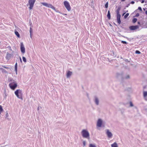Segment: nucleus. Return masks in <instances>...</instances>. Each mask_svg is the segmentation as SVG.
<instances>
[{"instance_id":"obj_1","label":"nucleus","mask_w":147,"mask_h":147,"mask_svg":"<svg viewBox=\"0 0 147 147\" xmlns=\"http://www.w3.org/2000/svg\"><path fill=\"white\" fill-rule=\"evenodd\" d=\"M121 9V7L119 6L116 11L117 14L116 16L117 22V23L119 24H120L121 23V21L120 20L121 15L119 13V11Z\"/></svg>"},{"instance_id":"obj_2","label":"nucleus","mask_w":147,"mask_h":147,"mask_svg":"<svg viewBox=\"0 0 147 147\" xmlns=\"http://www.w3.org/2000/svg\"><path fill=\"white\" fill-rule=\"evenodd\" d=\"M83 137L84 138L89 139L90 134L88 131L86 129H83L81 132Z\"/></svg>"},{"instance_id":"obj_3","label":"nucleus","mask_w":147,"mask_h":147,"mask_svg":"<svg viewBox=\"0 0 147 147\" xmlns=\"http://www.w3.org/2000/svg\"><path fill=\"white\" fill-rule=\"evenodd\" d=\"M15 94L17 97L19 99H22V91L20 89H17L15 92Z\"/></svg>"},{"instance_id":"obj_4","label":"nucleus","mask_w":147,"mask_h":147,"mask_svg":"<svg viewBox=\"0 0 147 147\" xmlns=\"http://www.w3.org/2000/svg\"><path fill=\"white\" fill-rule=\"evenodd\" d=\"M42 4L44 6L49 8H51L53 9L55 11V8L50 4H48L46 3H42Z\"/></svg>"},{"instance_id":"obj_5","label":"nucleus","mask_w":147,"mask_h":147,"mask_svg":"<svg viewBox=\"0 0 147 147\" xmlns=\"http://www.w3.org/2000/svg\"><path fill=\"white\" fill-rule=\"evenodd\" d=\"M36 0H29L28 3L29 4V9H32Z\"/></svg>"},{"instance_id":"obj_6","label":"nucleus","mask_w":147,"mask_h":147,"mask_svg":"<svg viewBox=\"0 0 147 147\" xmlns=\"http://www.w3.org/2000/svg\"><path fill=\"white\" fill-rule=\"evenodd\" d=\"M64 4L65 7L67 10L68 11H69L71 10V8L68 2L67 1H65L64 2Z\"/></svg>"},{"instance_id":"obj_7","label":"nucleus","mask_w":147,"mask_h":147,"mask_svg":"<svg viewBox=\"0 0 147 147\" xmlns=\"http://www.w3.org/2000/svg\"><path fill=\"white\" fill-rule=\"evenodd\" d=\"M9 86L12 90H14L17 87V83L15 82L11 83L9 84Z\"/></svg>"},{"instance_id":"obj_8","label":"nucleus","mask_w":147,"mask_h":147,"mask_svg":"<svg viewBox=\"0 0 147 147\" xmlns=\"http://www.w3.org/2000/svg\"><path fill=\"white\" fill-rule=\"evenodd\" d=\"M139 28V26L138 25L131 26L129 27V28L131 30H136Z\"/></svg>"},{"instance_id":"obj_9","label":"nucleus","mask_w":147,"mask_h":147,"mask_svg":"<svg viewBox=\"0 0 147 147\" xmlns=\"http://www.w3.org/2000/svg\"><path fill=\"white\" fill-rule=\"evenodd\" d=\"M20 50L22 53H24L25 52V48L24 47L23 42L21 43Z\"/></svg>"},{"instance_id":"obj_10","label":"nucleus","mask_w":147,"mask_h":147,"mask_svg":"<svg viewBox=\"0 0 147 147\" xmlns=\"http://www.w3.org/2000/svg\"><path fill=\"white\" fill-rule=\"evenodd\" d=\"M12 55V54H9L8 52H7L6 55L5 57L6 59L8 60H9L10 59Z\"/></svg>"},{"instance_id":"obj_11","label":"nucleus","mask_w":147,"mask_h":147,"mask_svg":"<svg viewBox=\"0 0 147 147\" xmlns=\"http://www.w3.org/2000/svg\"><path fill=\"white\" fill-rule=\"evenodd\" d=\"M102 120L101 119H99L97 121V126L99 127H100L102 125Z\"/></svg>"},{"instance_id":"obj_12","label":"nucleus","mask_w":147,"mask_h":147,"mask_svg":"<svg viewBox=\"0 0 147 147\" xmlns=\"http://www.w3.org/2000/svg\"><path fill=\"white\" fill-rule=\"evenodd\" d=\"M94 101L96 105H99V100L98 98L96 96H94Z\"/></svg>"},{"instance_id":"obj_13","label":"nucleus","mask_w":147,"mask_h":147,"mask_svg":"<svg viewBox=\"0 0 147 147\" xmlns=\"http://www.w3.org/2000/svg\"><path fill=\"white\" fill-rule=\"evenodd\" d=\"M106 133L108 137L109 138H111L112 136V133L110 132L108 129H107Z\"/></svg>"},{"instance_id":"obj_14","label":"nucleus","mask_w":147,"mask_h":147,"mask_svg":"<svg viewBox=\"0 0 147 147\" xmlns=\"http://www.w3.org/2000/svg\"><path fill=\"white\" fill-rule=\"evenodd\" d=\"M30 37L31 38H32V27H33V25L32 23H30Z\"/></svg>"},{"instance_id":"obj_15","label":"nucleus","mask_w":147,"mask_h":147,"mask_svg":"<svg viewBox=\"0 0 147 147\" xmlns=\"http://www.w3.org/2000/svg\"><path fill=\"white\" fill-rule=\"evenodd\" d=\"M143 96L144 97L145 99L147 100V91L143 92Z\"/></svg>"},{"instance_id":"obj_16","label":"nucleus","mask_w":147,"mask_h":147,"mask_svg":"<svg viewBox=\"0 0 147 147\" xmlns=\"http://www.w3.org/2000/svg\"><path fill=\"white\" fill-rule=\"evenodd\" d=\"M17 68L18 65L17 63H16L15 65V71H16V74H17Z\"/></svg>"},{"instance_id":"obj_17","label":"nucleus","mask_w":147,"mask_h":147,"mask_svg":"<svg viewBox=\"0 0 147 147\" xmlns=\"http://www.w3.org/2000/svg\"><path fill=\"white\" fill-rule=\"evenodd\" d=\"M72 73L71 71H69L67 73V78H68L70 77L72 74Z\"/></svg>"},{"instance_id":"obj_18","label":"nucleus","mask_w":147,"mask_h":147,"mask_svg":"<svg viewBox=\"0 0 147 147\" xmlns=\"http://www.w3.org/2000/svg\"><path fill=\"white\" fill-rule=\"evenodd\" d=\"M107 17L109 20H110L111 19V14L109 10L108 12Z\"/></svg>"},{"instance_id":"obj_19","label":"nucleus","mask_w":147,"mask_h":147,"mask_svg":"<svg viewBox=\"0 0 147 147\" xmlns=\"http://www.w3.org/2000/svg\"><path fill=\"white\" fill-rule=\"evenodd\" d=\"M111 147H118L117 143L115 142L111 145Z\"/></svg>"},{"instance_id":"obj_20","label":"nucleus","mask_w":147,"mask_h":147,"mask_svg":"<svg viewBox=\"0 0 147 147\" xmlns=\"http://www.w3.org/2000/svg\"><path fill=\"white\" fill-rule=\"evenodd\" d=\"M15 33L18 38H20V36L18 32L17 31H15Z\"/></svg>"},{"instance_id":"obj_21","label":"nucleus","mask_w":147,"mask_h":147,"mask_svg":"<svg viewBox=\"0 0 147 147\" xmlns=\"http://www.w3.org/2000/svg\"><path fill=\"white\" fill-rule=\"evenodd\" d=\"M137 19L136 18H134L132 20V22L134 23H135L137 21Z\"/></svg>"},{"instance_id":"obj_22","label":"nucleus","mask_w":147,"mask_h":147,"mask_svg":"<svg viewBox=\"0 0 147 147\" xmlns=\"http://www.w3.org/2000/svg\"><path fill=\"white\" fill-rule=\"evenodd\" d=\"M22 59L23 61L24 62H26V58L24 57H22Z\"/></svg>"},{"instance_id":"obj_23","label":"nucleus","mask_w":147,"mask_h":147,"mask_svg":"<svg viewBox=\"0 0 147 147\" xmlns=\"http://www.w3.org/2000/svg\"><path fill=\"white\" fill-rule=\"evenodd\" d=\"M129 13H127L124 16V18L126 19L129 15Z\"/></svg>"},{"instance_id":"obj_24","label":"nucleus","mask_w":147,"mask_h":147,"mask_svg":"<svg viewBox=\"0 0 147 147\" xmlns=\"http://www.w3.org/2000/svg\"><path fill=\"white\" fill-rule=\"evenodd\" d=\"M108 2H107L105 4V8H108Z\"/></svg>"},{"instance_id":"obj_25","label":"nucleus","mask_w":147,"mask_h":147,"mask_svg":"<svg viewBox=\"0 0 147 147\" xmlns=\"http://www.w3.org/2000/svg\"><path fill=\"white\" fill-rule=\"evenodd\" d=\"M135 53L137 54H140L141 52L138 50H136L135 51Z\"/></svg>"},{"instance_id":"obj_26","label":"nucleus","mask_w":147,"mask_h":147,"mask_svg":"<svg viewBox=\"0 0 147 147\" xmlns=\"http://www.w3.org/2000/svg\"><path fill=\"white\" fill-rule=\"evenodd\" d=\"M125 38H127V40H128L129 41H131L132 40H133L134 39V38H127V37H126Z\"/></svg>"},{"instance_id":"obj_27","label":"nucleus","mask_w":147,"mask_h":147,"mask_svg":"<svg viewBox=\"0 0 147 147\" xmlns=\"http://www.w3.org/2000/svg\"><path fill=\"white\" fill-rule=\"evenodd\" d=\"M3 111V109L1 105H0V112H2Z\"/></svg>"},{"instance_id":"obj_28","label":"nucleus","mask_w":147,"mask_h":147,"mask_svg":"<svg viewBox=\"0 0 147 147\" xmlns=\"http://www.w3.org/2000/svg\"><path fill=\"white\" fill-rule=\"evenodd\" d=\"M121 43L123 44H127V43L125 41L122 40L121 41Z\"/></svg>"},{"instance_id":"obj_29","label":"nucleus","mask_w":147,"mask_h":147,"mask_svg":"<svg viewBox=\"0 0 147 147\" xmlns=\"http://www.w3.org/2000/svg\"><path fill=\"white\" fill-rule=\"evenodd\" d=\"M2 71L3 72L5 73H7V72L6 70H5V69H2Z\"/></svg>"},{"instance_id":"obj_30","label":"nucleus","mask_w":147,"mask_h":147,"mask_svg":"<svg viewBox=\"0 0 147 147\" xmlns=\"http://www.w3.org/2000/svg\"><path fill=\"white\" fill-rule=\"evenodd\" d=\"M130 78V76L129 75H127L125 77V79H128Z\"/></svg>"},{"instance_id":"obj_31","label":"nucleus","mask_w":147,"mask_h":147,"mask_svg":"<svg viewBox=\"0 0 147 147\" xmlns=\"http://www.w3.org/2000/svg\"><path fill=\"white\" fill-rule=\"evenodd\" d=\"M90 147H96L95 145H93L92 144H90Z\"/></svg>"},{"instance_id":"obj_32","label":"nucleus","mask_w":147,"mask_h":147,"mask_svg":"<svg viewBox=\"0 0 147 147\" xmlns=\"http://www.w3.org/2000/svg\"><path fill=\"white\" fill-rule=\"evenodd\" d=\"M129 103L130 107H132L134 106L133 104L130 101L129 102Z\"/></svg>"},{"instance_id":"obj_33","label":"nucleus","mask_w":147,"mask_h":147,"mask_svg":"<svg viewBox=\"0 0 147 147\" xmlns=\"http://www.w3.org/2000/svg\"><path fill=\"white\" fill-rule=\"evenodd\" d=\"M2 66V67H4V68H6V69H10V68H9V67H6L5 66V65H2V66Z\"/></svg>"},{"instance_id":"obj_34","label":"nucleus","mask_w":147,"mask_h":147,"mask_svg":"<svg viewBox=\"0 0 147 147\" xmlns=\"http://www.w3.org/2000/svg\"><path fill=\"white\" fill-rule=\"evenodd\" d=\"M86 141H84L83 142V144L84 146H86Z\"/></svg>"},{"instance_id":"obj_35","label":"nucleus","mask_w":147,"mask_h":147,"mask_svg":"<svg viewBox=\"0 0 147 147\" xmlns=\"http://www.w3.org/2000/svg\"><path fill=\"white\" fill-rule=\"evenodd\" d=\"M138 9L139 10L141 11H142V8L140 7H138Z\"/></svg>"},{"instance_id":"obj_36","label":"nucleus","mask_w":147,"mask_h":147,"mask_svg":"<svg viewBox=\"0 0 147 147\" xmlns=\"http://www.w3.org/2000/svg\"><path fill=\"white\" fill-rule=\"evenodd\" d=\"M5 116H6V118L9 116V115L7 112V111H6V114Z\"/></svg>"},{"instance_id":"obj_37","label":"nucleus","mask_w":147,"mask_h":147,"mask_svg":"<svg viewBox=\"0 0 147 147\" xmlns=\"http://www.w3.org/2000/svg\"><path fill=\"white\" fill-rule=\"evenodd\" d=\"M134 3H135V2L134 1H131L129 3L133 4H134Z\"/></svg>"},{"instance_id":"obj_38","label":"nucleus","mask_w":147,"mask_h":147,"mask_svg":"<svg viewBox=\"0 0 147 147\" xmlns=\"http://www.w3.org/2000/svg\"><path fill=\"white\" fill-rule=\"evenodd\" d=\"M119 36H122V37H123L124 38H126V37H125V36H123L122 35H121L120 34H119Z\"/></svg>"},{"instance_id":"obj_39","label":"nucleus","mask_w":147,"mask_h":147,"mask_svg":"<svg viewBox=\"0 0 147 147\" xmlns=\"http://www.w3.org/2000/svg\"><path fill=\"white\" fill-rule=\"evenodd\" d=\"M139 16V13H138L136 14L135 16L136 17H138V16Z\"/></svg>"},{"instance_id":"obj_40","label":"nucleus","mask_w":147,"mask_h":147,"mask_svg":"<svg viewBox=\"0 0 147 147\" xmlns=\"http://www.w3.org/2000/svg\"><path fill=\"white\" fill-rule=\"evenodd\" d=\"M7 48H9V49L11 51L12 50V49H11V47H10V46H8Z\"/></svg>"},{"instance_id":"obj_41","label":"nucleus","mask_w":147,"mask_h":147,"mask_svg":"<svg viewBox=\"0 0 147 147\" xmlns=\"http://www.w3.org/2000/svg\"><path fill=\"white\" fill-rule=\"evenodd\" d=\"M120 75H121V74H119L117 73V77H118Z\"/></svg>"},{"instance_id":"obj_42","label":"nucleus","mask_w":147,"mask_h":147,"mask_svg":"<svg viewBox=\"0 0 147 147\" xmlns=\"http://www.w3.org/2000/svg\"><path fill=\"white\" fill-rule=\"evenodd\" d=\"M126 62H129V61H128V59H125V60H124Z\"/></svg>"},{"instance_id":"obj_43","label":"nucleus","mask_w":147,"mask_h":147,"mask_svg":"<svg viewBox=\"0 0 147 147\" xmlns=\"http://www.w3.org/2000/svg\"><path fill=\"white\" fill-rule=\"evenodd\" d=\"M130 5V3H129L128 4H127L126 6V7H129V6Z\"/></svg>"},{"instance_id":"obj_44","label":"nucleus","mask_w":147,"mask_h":147,"mask_svg":"<svg viewBox=\"0 0 147 147\" xmlns=\"http://www.w3.org/2000/svg\"><path fill=\"white\" fill-rule=\"evenodd\" d=\"M144 0H142L141 1V3H144Z\"/></svg>"},{"instance_id":"obj_45","label":"nucleus","mask_w":147,"mask_h":147,"mask_svg":"<svg viewBox=\"0 0 147 147\" xmlns=\"http://www.w3.org/2000/svg\"><path fill=\"white\" fill-rule=\"evenodd\" d=\"M146 26L144 28H147V22L146 23Z\"/></svg>"},{"instance_id":"obj_46","label":"nucleus","mask_w":147,"mask_h":147,"mask_svg":"<svg viewBox=\"0 0 147 147\" xmlns=\"http://www.w3.org/2000/svg\"><path fill=\"white\" fill-rule=\"evenodd\" d=\"M3 69V68H2V67H0V70H1L2 71Z\"/></svg>"},{"instance_id":"obj_47","label":"nucleus","mask_w":147,"mask_h":147,"mask_svg":"<svg viewBox=\"0 0 147 147\" xmlns=\"http://www.w3.org/2000/svg\"><path fill=\"white\" fill-rule=\"evenodd\" d=\"M145 13L147 15V10H146V11H145Z\"/></svg>"},{"instance_id":"obj_48","label":"nucleus","mask_w":147,"mask_h":147,"mask_svg":"<svg viewBox=\"0 0 147 147\" xmlns=\"http://www.w3.org/2000/svg\"><path fill=\"white\" fill-rule=\"evenodd\" d=\"M138 24L140 25V22H138Z\"/></svg>"},{"instance_id":"obj_49","label":"nucleus","mask_w":147,"mask_h":147,"mask_svg":"<svg viewBox=\"0 0 147 147\" xmlns=\"http://www.w3.org/2000/svg\"><path fill=\"white\" fill-rule=\"evenodd\" d=\"M20 61L22 62V59H21L20 57Z\"/></svg>"},{"instance_id":"obj_50","label":"nucleus","mask_w":147,"mask_h":147,"mask_svg":"<svg viewBox=\"0 0 147 147\" xmlns=\"http://www.w3.org/2000/svg\"><path fill=\"white\" fill-rule=\"evenodd\" d=\"M125 13H125V12L122 15H123V16L124 15Z\"/></svg>"},{"instance_id":"obj_51","label":"nucleus","mask_w":147,"mask_h":147,"mask_svg":"<svg viewBox=\"0 0 147 147\" xmlns=\"http://www.w3.org/2000/svg\"><path fill=\"white\" fill-rule=\"evenodd\" d=\"M1 112H0V117H1Z\"/></svg>"},{"instance_id":"obj_52","label":"nucleus","mask_w":147,"mask_h":147,"mask_svg":"<svg viewBox=\"0 0 147 147\" xmlns=\"http://www.w3.org/2000/svg\"><path fill=\"white\" fill-rule=\"evenodd\" d=\"M37 109H38V110H39V107H38V108Z\"/></svg>"},{"instance_id":"obj_53","label":"nucleus","mask_w":147,"mask_h":147,"mask_svg":"<svg viewBox=\"0 0 147 147\" xmlns=\"http://www.w3.org/2000/svg\"><path fill=\"white\" fill-rule=\"evenodd\" d=\"M6 94H5V97H6Z\"/></svg>"},{"instance_id":"obj_54","label":"nucleus","mask_w":147,"mask_h":147,"mask_svg":"<svg viewBox=\"0 0 147 147\" xmlns=\"http://www.w3.org/2000/svg\"><path fill=\"white\" fill-rule=\"evenodd\" d=\"M143 9H144V10H145V9L144 8Z\"/></svg>"}]
</instances>
